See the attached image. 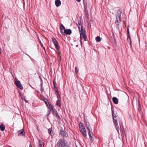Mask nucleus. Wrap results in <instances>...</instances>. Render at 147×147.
Here are the masks:
<instances>
[{
  "instance_id": "f257e3e1",
  "label": "nucleus",
  "mask_w": 147,
  "mask_h": 147,
  "mask_svg": "<svg viewBox=\"0 0 147 147\" xmlns=\"http://www.w3.org/2000/svg\"><path fill=\"white\" fill-rule=\"evenodd\" d=\"M58 147H70L67 142L64 140L60 139L58 142Z\"/></svg>"
},
{
  "instance_id": "f03ea898",
  "label": "nucleus",
  "mask_w": 147,
  "mask_h": 147,
  "mask_svg": "<svg viewBox=\"0 0 147 147\" xmlns=\"http://www.w3.org/2000/svg\"><path fill=\"white\" fill-rule=\"evenodd\" d=\"M79 127L80 131L83 136L84 137H86L87 136L86 131L83 123L82 122H80L79 123Z\"/></svg>"
},
{
  "instance_id": "7ed1b4c3",
  "label": "nucleus",
  "mask_w": 147,
  "mask_h": 147,
  "mask_svg": "<svg viewBox=\"0 0 147 147\" xmlns=\"http://www.w3.org/2000/svg\"><path fill=\"white\" fill-rule=\"evenodd\" d=\"M52 40L55 46L56 49L57 50H59L60 49V47L58 45V42L57 40L54 38L52 37Z\"/></svg>"
},
{
  "instance_id": "20e7f679",
  "label": "nucleus",
  "mask_w": 147,
  "mask_h": 147,
  "mask_svg": "<svg viewBox=\"0 0 147 147\" xmlns=\"http://www.w3.org/2000/svg\"><path fill=\"white\" fill-rule=\"evenodd\" d=\"M15 84L17 87L21 90H23L24 88L22 86L20 82L19 81H16L15 82Z\"/></svg>"
},
{
  "instance_id": "39448f33",
  "label": "nucleus",
  "mask_w": 147,
  "mask_h": 147,
  "mask_svg": "<svg viewBox=\"0 0 147 147\" xmlns=\"http://www.w3.org/2000/svg\"><path fill=\"white\" fill-rule=\"evenodd\" d=\"M112 114L113 117V122H115L117 121V115H116L114 113V111L113 110V108H111Z\"/></svg>"
},
{
  "instance_id": "423d86ee",
  "label": "nucleus",
  "mask_w": 147,
  "mask_h": 147,
  "mask_svg": "<svg viewBox=\"0 0 147 147\" xmlns=\"http://www.w3.org/2000/svg\"><path fill=\"white\" fill-rule=\"evenodd\" d=\"M18 136L21 135L22 136L25 137V133L23 129H22L19 130L18 132Z\"/></svg>"
},
{
  "instance_id": "0eeeda50",
  "label": "nucleus",
  "mask_w": 147,
  "mask_h": 147,
  "mask_svg": "<svg viewBox=\"0 0 147 147\" xmlns=\"http://www.w3.org/2000/svg\"><path fill=\"white\" fill-rule=\"evenodd\" d=\"M60 134L62 136L64 137H66L68 136V135L66 132L64 131L63 129H62L60 131Z\"/></svg>"
},
{
  "instance_id": "6e6552de",
  "label": "nucleus",
  "mask_w": 147,
  "mask_h": 147,
  "mask_svg": "<svg viewBox=\"0 0 147 147\" xmlns=\"http://www.w3.org/2000/svg\"><path fill=\"white\" fill-rule=\"evenodd\" d=\"M121 13L122 12L119 10L117 11L116 15V19H121Z\"/></svg>"
},
{
  "instance_id": "1a4fd4ad",
  "label": "nucleus",
  "mask_w": 147,
  "mask_h": 147,
  "mask_svg": "<svg viewBox=\"0 0 147 147\" xmlns=\"http://www.w3.org/2000/svg\"><path fill=\"white\" fill-rule=\"evenodd\" d=\"M64 35L65 34H66L70 35L72 33L71 30L70 29H65L64 30Z\"/></svg>"
},
{
  "instance_id": "9d476101",
  "label": "nucleus",
  "mask_w": 147,
  "mask_h": 147,
  "mask_svg": "<svg viewBox=\"0 0 147 147\" xmlns=\"http://www.w3.org/2000/svg\"><path fill=\"white\" fill-rule=\"evenodd\" d=\"M84 121L86 125V127L87 129H89V128L90 127L89 122L88 121V120L85 117L84 118Z\"/></svg>"
},
{
  "instance_id": "9b49d317",
  "label": "nucleus",
  "mask_w": 147,
  "mask_h": 147,
  "mask_svg": "<svg viewBox=\"0 0 147 147\" xmlns=\"http://www.w3.org/2000/svg\"><path fill=\"white\" fill-rule=\"evenodd\" d=\"M52 113L53 115L55 116V117H57L58 119H60V117L58 115L57 111L55 109L52 112Z\"/></svg>"
},
{
  "instance_id": "f8f14e48",
  "label": "nucleus",
  "mask_w": 147,
  "mask_h": 147,
  "mask_svg": "<svg viewBox=\"0 0 147 147\" xmlns=\"http://www.w3.org/2000/svg\"><path fill=\"white\" fill-rule=\"evenodd\" d=\"M80 32V43L81 45H82V38L81 37L82 36H83L84 35H86V32L85 31H82Z\"/></svg>"
},
{
  "instance_id": "ddd939ff",
  "label": "nucleus",
  "mask_w": 147,
  "mask_h": 147,
  "mask_svg": "<svg viewBox=\"0 0 147 147\" xmlns=\"http://www.w3.org/2000/svg\"><path fill=\"white\" fill-rule=\"evenodd\" d=\"M38 147H43L44 146V143L42 141H41L40 140H38Z\"/></svg>"
},
{
  "instance_id": "4468645a",
  "label": "nucleus",
  "mask_w": 147,
  "mask_h": 147,
  "mask_svg": "<svg viewBox=\"0 0 147 147\" xmlns=\"http://www.w3.org/2000/svg\"><path fill=\"white\" fill-rule=\"evenodd\" d=\"M55 3L56 6L57 7H58L60 5L61 2L60 0H56L55 1Z\"/></svg>"
},
{
  "instance_id": "2eb2a0df",
  "label": "nucleus",
  "mask_w": 147,
  "mask_h": 147,
  "mask_svg": "<svg viewBox=\"0 0 147 147\" xmlns=\"http://www.w3.org/2000/svg\"><path fill=\"white\" fill-rule=\"evenodd\" d=\"M112 100L114 103L115 104H118V99L116 97H113L112 98Z\"/></svg>"
},
{
  "instance_id": "dca6fc26",
  "label": "nucleus",
  "mask_w": 147,
  "mask_h": 147,
  "mask_svg": "<svg viewBox=\"0 0 147 147\" xmlns=\"http://www.w3.org/2000/svg\"><path fill=\"white\" fill-rule=\"evenodd\" d=\"M54 90H55V92H56V94L57 96V98H58L59 97H60V95L59 94V93L58 91V90L57 89V88L56 86L54 87Z\"/></svg>"
},
{
  "instance_id": "f3484780",
  "label": "nucleus",
  "mask_w": 147,
  "mask_h": 147,
  "mask_svg": "<svg viewBox=\"0 0 147 147\" xmlns=\"http://www.w3.org/2000/svg\"><path fill=\"white\" fill-rule=\"evenodd\" d=\"M88 130V135L89 136H93V134L92 132V130L91 129L90 127L89 128V129H87Z\"/></svg>"
},
{
  "instance_id": "a211bd4d",
  "label": "nucleus",
  "mask_w": 147,
  "mask_h": 147,
  "mask_svg": "<svg viewBox=\"0 0 147 147\" xmlns=\"http://www.w3.org/2000/svg\"><path fill=\"white\" fill-rule=\"evenodd\" d=\"M59 98H60V96L58 97V99L56 101V105L59 107H60L61 106V104L60 100H61Z\"/></svg>"
},
{
  "instance_id": "6ab92c4d",
  "label": "nucleus",
  "mask_w": 147,
  "mask_h": 147,
  "mask_svg": "<svg viewBox=\"0 0 147 147\" xmlns=\"http://www.w3.org/2000/svg\"><path fill=\"white\" fill-rule=\"evenodd\" d=\"M5 129V126L4 125L1 123L0 125V129L1 131H3Z\"/></svg>"
},
{
  "instance_id": "aec40b11",
  "label": "nucleus",
  "mask_w": 147,
  "mask_h": 147,
  "mask_svg": "<svg viewBox=\"0 0 147 147\" xmlns=\"http://www.w3.org/2000/svg\"><path fill=\"white\" fill-rule=\"evenodd\" d=\"M116 127V129L117 131L118 132V133H119V127L118 126V123H117V121H116V123L115 122H113Z\"/></svg>"
},
{
  "instance_id": "412c9836",
  "label": "nucleus",
  "mask_w": 147,
  "mask_h": 147,
  "mask_svg": "<svg viewBox=\"0 0 147 147\" xmlns=\"http://www.w3.org/2000/svg\"><path fill=\"white\" fill-rule=\"evenodd\" d=\"M121 20L119 19H116L115 22L117 25L118 26L119 24L121 22Z\"/></svg>"
},
{
  "instance_id": "4be33fe9",
  "label": "nucleus",
  "mask_w": 147,
  "mask_h": 147,
  "mask_svg": "<svg viewBox=\"0 0 147 147\" xmlns=\"http://www.w3.org/2000/svg\"><path fill=\"white\" fill-rule=\"evenodd\" d=\"M95 40L96 42H99L101 41V38L99 36H97L96 37Z\"/></svg>"
},
{
  "instance_id": "5701e85b",
  "label": "nucleus",
  "mask_w": 147,
  "mask_h": 147,
  "mask_svg": "<svg viewBox=\"0 0 147 147\" xmlns=\"http://www.w3.org/2000/svg\"><path fill=\"white\" fill-rule=\"evenodd\" d=\"M50 109L51 110H52V111L55 109L54 107H53V106L52 105L50 106Z\"/></svg>"
},
{
  "instance_id": "b1692460",
  "label": "nucleus",
  "mask_w": 147,
  "mask_h": 147,
  "mask_svg": "<svg viewBox=\"0 0 147 147\" xmlns=\"http://www.w3.org/2000/svg\"><path fill=\"white\" fill-rule=\"evenodd\" d=\"M60 28L61 30V33L62 35H64V31H63L64 29H62L61 27H60Z\"/></svg>"
},
{
  "instance_id": "393cba45",
  "label": "nucleus",
  "mask_w": 147,
  "mask_h": 147,
  "mask_svg": "<svg viewBox=\"0 0 147 147\" xmlns=\"http://www.w3.org/2000/svg\"><path fill=\"white\" fill-rule=\"evenodd\" d=\"M89 137L90 140L91 141V142H92L94 140V138L92 136H89Z\"/></svg>"
},
{
  "instance_id": "a878e982",
  "label": "nucleus",
  "mask_w": 147,
  "mask_h": 147,
  "mask_svg": "<svg viewBox=\"0 0 147 147\" xmlns=\"http://www.w3.org/2000/svg\"><path fill=\"white\" fill-rule=\"evenodd\" d=\"M52 131V129H51V128H49L48 129V132L49 133V134H50V135H51V131Z\"/></svg>"
},
{
  "instance_id": "bb28decb",
  "label": "nucleus",
  "mask_w": 147,
  "mask_h": 147,
  "mask_svg": "<svg viewBox=\"0 0 147 147\" xmlns=\"http://www.w3.org/2000/svg\"><path fill=\"white\" fill-rule=\"evenodd\" d=\"M80 31V32H81L82 31H85L84 29H83V27H82L81 28H80V29H78Z\"/></svg>"
},
{
  "instance_id": "cd10ccee",
  "label": "nucleus",
  "mask_w": 147,
  "mask_h": 147,
  "mask_svg": "<svg viewBox=\"0 0 147 147\" xmlns=\"http://www.w3.org/2000/svg\"><path fill=\"white\" fill-rule=\"evenodd\" d=\"M129 39V40L130 42V43H129L130 47L131 48H132V45H131V38H130Z\"/></svg>"
},
{
  "instance_id": "c85d7f7f",
  "label": "nucleus",
  "mask_w": 147,
  "mask_h": 147,
  "mask_svg": "<svg viewBox=\"0 0 147 147\" xmlns=\"http://www.w3.org/2000/svg\"><path fill=\"white\" fill-rule=\"evenodd\" d=\"M60 27H61V28H62V29H64V30H65V27L63 26V25L62 24H61V25H60Z\"/></svg>"
},
{
  "instance_id": "c756f323",
  "label": "nucleus",
  "mask_w": 147,
  "mask_h": 147,
  "mask_svg": "<svg viewBox=\"0 0 147 147\" xmlns=\"http://www.w3.org/2000/svg\"><path fill=\"white\" fill-rule=\"evenodd\" d=\"M78 69L77 68V67H75V71L76 72V73H77L78 71Z\"/></svg>"
},
{
  "instance_id": "7c9ffc66",
  "label": "nucleus",
  "mask_w": 147,
  "mask_h": 147,
  "mask_svg": "<svg viewBox=\"0 0 147 147\" xmlns=\"http://www.w3.org/2000/svg\"><path fill=\"white\" fill-rule=\"evenodd\" d=\"M83 36V38L84 40V41H86V39L87 38V37H86V35H84L83 36Z\"/></svg>"
},
{
  "instance_id": "2f4dec72",
  "label": "nucleus",
  "mask_w": 147,
  "mask_h": 147,
  "mask_svg": "<svg viewBox=\"0 0 147 147\" xmlns=\"http://www.w3.org/2000/svg\"><path fill=\"white\" fill-rule=\"evenodd\" d=\"M78 29H80V28L82 27H83V26L82 24H78Z\"/></svg>"
},
{
  "instance_id": "473e14b6",
  "label": "nucleus",
  "mask_w": 147,
  "mask_h": 147,
  "mask_svg": "<svg viewBox=\"0 0 147 147\" xmlns=\"http://www.w3.org/2000/svg\"><path fill=\"white\" fill-rule=\"evenodd\" d=\"M120 128H121V129H120V131H122V132H123L124 131V130H123V127L122 126H120Z\"/></svg>"
},
{
  "instance_id": "72a5a7b5",
  "label": "nucleus",
  "mask_w": 147,
  "mask_h": 147,
  "mask_svg": "<svg viewBox=\"0 0 147 147\" xmlns=\"http://www.w3.org/2000/svg\"><path fill=\"white\" fill-rule=\"evenodd\" d=\"M127 34H129V28H127Z\"/></svg>"
},
{
  "instance_id": "f704fd0d",
  "label": "nucleus",
  "mask_w": 147,
  "mask_h": 147,
  "mask_svg": "<svg viewBox=\"0 0 147 147\" xmlns=\"http://www.w3.org/2000/svg\"><path fill=\"white\" fill-rule=\"evenodd\" d=\"M78 24H82L81 20H78Z\"/></svg>"
},
{
  "instance_id": "c9c22d12",
  "label": "nucleus",
  "mask_w": 147,
  "mask_h": 147,
  "mask_svg": "<svg viewBox=\"0 0 147 147\" xmlns=\"http://www.w3.org/2000/svg\"><path fill=\"white\" fill-rule=\"evenodd\" d=\"M127 39H128V38L129 39L130 38H131L130 35V34H127Z\"/></svg>"
},
{
  "instance_id": "e433bc0d",
  "label": "nucleus",
  "mask_w": 147,
  "mask_h": 147,
  "mask_svg": "<svg viewBox=\"0 0 147 147\" xmlns=\"http://www.w3.org/2000/svg\"><path fill=\"white\" fill-rule=\"evenodd\" d=\"M40 45L42 47H43L44 49L45 50V48L44 47H43V44L41 42V41H40Z\"/></svg>"
},
{
  "instance_id": "4c0bfd02",
  "label": "nucleus",
  "mask_w": 147,
  "mask_h": 147,
  "mask_svg": "<svg viewBox=\"0 0 147 147\" xmlns=\"http://www.w3.org/2000/svg\"><path fill=\"white\" fill-rule=\"evenodd\" d=\"M47 100H45V99L43 100V101H44V102L45 104L47 105Z\"/></svg>"
},
{
  "instance_id": "58836bf2",
  "label": "nucleus",
  "mask_w": 147,
  "mask_h": 147,
  "mask_svg": "<svg viewBox=\"0 0 147 147\" xmlns=\"http://www.w3.org/2000/svg\"><path fill=\"white\" fill-rule=\"evenodd\" d=\"M53 84L54 85V87L56 86V83L54 81L53 82Z\"/></svg>"
},
{
  "instance_id": "ea45409f",
  "label": "nucleus",
  "mask_w": 147,
  "mask_h": 147,
  "mask_svg": "<svg viewBox=\"0 0 147 147\" xmlns=\"http://www.w3.org/2000/svg\"><path fill=\"white\" fill-rule=\"evenodd\" d=\"M41 89H40V91L42 92L43 90H44V88H42V87H41Z\"/></svg>"
},
{
  "instance_id": "a19ab883",
  "label": "nucleus",
  "mask_w": 147,
  "mask_h": 147,
  "mask_svg": "<svg viewBox=\"0 0 147 147\" xmlns=\"http://www.w3.org/2000/svg\"><path fill=\"white\" fill-rule=\"evenodd\" d=\"M76 1L78 2H80L81 0H76Z\"/></svg>"
},
{
  "instance_id": "79ce46f5",
  "label": "nucleus",
  "mask_w": 147,
  "mask_h": 147,
  "mask_svg": "<svg viewBox=\"0 0 147 147\" xmlns=\"http://www.w3.org/2000/svg\"><path fill=\"white\" fill-rule=\"evenodd\" d=\"M26 102V103H28V101H27L26 100V99H25L24 100Z\"/></svg>"
},
{
  "instance_id": "37998d69",
  "label": "nucleus",
  "mask_w": 147,
  "mask_h": 147,
  "mask_svg": "<svg viewBox=\"0 0 147 147\" xmlns=\"http://www.w3.org/2000/svg\"><path fill=\"white\" fill-rule=\"evenodd\" d=\"M29 147H32V145L31 144H30V145H29Z\"/></svg>"
},
{
  "instance_id": "c03bdc74",
  "label": "nucleus",
  "mask_w": 147,
  "mask_h": 147,
  "mask_svg": "<svg viewBox=\"0 0 147 147\" xmlns=\"http://www.w3.org/2000/svg\"><path fill=\"white\" fill-rule=\"evenodd\" d=\"M42 83H41V84H40L41 87H42Z\"/></svg>"
},
{
  "instance_id": "a18cd8bd",
  "label": "nucleus",
  "mask_w": 147,
  "mask_h": 147,
  "mask_svg": "<svg viewBox=\"0 0 147 147\" xmlns=\"http://www.w3.org/2000/svg\"><path fill=\"white\" fill-rule=\"evenodd\" d=\"M23 4H25V2H23Z\"/></svg>"
},
{
  "instance_id": "49530a36",
  "label": "nucleus",
  "mask_w": 147,
  "mask_h": 147,
  "mask_svg": "<svg viewBox=\"0 0 147 147\" xmlns=\"http://www.w3.org/2000/svg\"><path fill=\"white\" fill-rule=\"evenodd\" d=\"M22 1H23V2H24V0H22Z\"/></svg>"
}]
</instances>
